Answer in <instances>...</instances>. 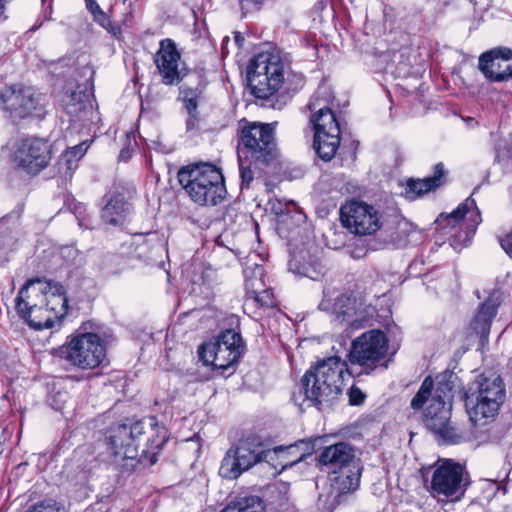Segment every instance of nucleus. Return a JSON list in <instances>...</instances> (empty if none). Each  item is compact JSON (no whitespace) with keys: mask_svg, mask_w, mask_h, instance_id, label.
<instances>
[{"mask_svg":"<svg viewBox=\"0 0 512 512\" xmlns=\"http://www.w3.org/2000/svg\"><path fill=\"white\" fill-rule=\"evenodd\" d=\"M167 441V431L160 426L155 417L134 423L117 424L109 428L106 442L114 458V463L125 471L133 470L139 457L160 450ZM153 458L151 463L154 464Z\"/></svg>","mask_w":512,"mask_h":512,"instance_id":"nucleus-1","label":"nucleus"},{"mask_svg":"<svg viewBox=\"0 0 512 512\" xmlns=\"http://www.w3.org/2000/svg\"><path fill=\"white\" fill-rule=\"evenodd\" d=\"M313 451L314 443L311 440H300L286 447L277 446L272 450H263L254 439H242L226 452L219 468V475L233 480L257 463L271 464L278 460L280 469H277L276 465L273 466V474L276 475L302 461Z\"/></svg>","mask_w":512,"mask_h":512,"instance_id":"nucleus-2","label":"nucleus"},{"mask_svg":"<svg viewBox=\"0 0 512 512\" xmlns=\"http://www.w3.org/2000/svg\"><path fill=\"white\" fill-rule=\"evenodd\" d=\"M67 308L65 289L54 281L30 279L16 298L18 314L35 330L51 329L59 325Z\"/></svg>","mask_w":512,"mask_h":512,"instance_id":"nucleus-3","label":"nucleus"},{"mask_svg":"<svg viewBox=\"0 0 512 512\" xmlns=\"http://www.w3.org/2000/svg\"><path fill=\"white\" fill-rule=\"evenodd\" d=\"M506 398L505 383L496 373H482L464 394L467 413L474 425L493 420Z\"/></svg>","mask_w":512,"mask_h":512,"instance_id":"nucleus-4","label":"nucleus"},{"mask_svg":"<svg viewBox=\"0 0 512 512\" xmlns=\"http://www.w3.org/2000/svg\"><path fill=\"white\" fill-rule=\"evenodd\" d=\"M178 180L190 199L199 205L215 206L226 195L221 170L209 162L182 167L178 172Z\"/></svg>","mask_w":512,"mask_h":512,"instance_id":"nucleus-5","label":"nucleus"},{"mask_svg":"<svg viewBox=\"0 0 512 512\" xmlns=\"http://www.w3.org/2000/svg\"><path fill=\"white\" fill-rule=\"evenodd\" d=\"M469 485L470 476L466 468L451 459H443L432 467L428 490L438 502H457L462 499Z\"/></svg>","mask_w":512,"mask_h":512,"instance_id":"nucleus-6","label":"nucleus"},{"mask_svg":"<svg viewBox=\"0 0 512 512\" xmlns=\"http://www.w3.org/2000/svg\"><path fill=\"white\" fill-rule=\"evenodd\" d=\"M247 79L254 96L267 99L284 83V63L279 55L260 53L251 60L247 68Z\"/></svg>","mask_w":512,"mask_h":512,"instance_id":"nucleus-7","label":"nucleus"},{"mask_svg":"<svg viewBox=\"0 0 512 512\" xmlns=\"http://www.w3.org/2000/svg\"><path fill=\"white\" fill-rule=\"evenodd\" d=\"M238 156L254 159L256 164H268L278 156L274 124L249 123L242 127L238 141Z\"/></svg>","mask_w":512,"mask_h":512,"instance_id":"nucleus-8","label":"nucleus"},{"mask_svg":"<svg viewBox=\"0 0 512 512\" xmlns=\"http://www.w3.org/2000/svg\"><path fill=\"white\" fill-rule=\"evenodd\" d=\"M481 220L475 200L469 197L450 214H440L436 223L442 230H448L446 233L457 229L451 235L450 245L455 250H460L470 243Z\"/></svg>","mask_w":512,"mask_h":512,"instance_id":"nucleus-9","label":"nucleus"},{"mask_svg":"<svg viewBox=\"0 0 512 512\" xmlns=\"http://www.w3.org/2000/svg\"><path fill=\"white\" fill-rule=\"evenodd\" d=\"M61 356L80 369H94L106 358V347L101 337L92 332H80L68 338L60 349Z\"/></svg>","mask_w":512,"mask_h":512,"instance_id":"nucleus-10","label":"nucleus"},{"mask_svg":"<svg viewBox=\"0 0 512 512\" xmlns=\"http://www.w3.org/2000/svg\"><path fill=\"white\" fill-rule=\"evenodd\" d=\"M242 339L232 329L223 331L214 341L202 344L198 349L200 360L213 369L227 370L240 358Z\"/></svg>","mask_w":512,"mask_h":512,"instance_id":"nucleus-11","label":"nucleus"},{"mask_svg":"<svg viewBox=\"0 0 512 512\" xmlns=\"http://www.w3.org/2000/svg\"><path fill=\"white\" fill-rule=\"evenodd\" d=\"M453 385L449 381L438 382L424 414L425 426L444 440L456 435L450 426Z\"/></svg>","mask_w":512,"mask_h":512,"instance_id":"nucleus-12","label":"nucleus"},{"mask_svg":"<svg viewBox=\"0 0 512 512\" xmlns=\"http://www.w3.org/2000/svg\"><path fill=\"white\" fill-rule=\"evenodd\" d=\"M388 350L386 335L379 330H371L357 337L351 344L349 361L359 365L360 374H370L385 358Z\"/></svg>","mask_w":512,"mask_h":512,"instance_id":"nucleus-13","label":"nucleus"},{"mask_svg":"<svg viewBox=\"0 0 512 512\" xmlns=\"http://www.w3.org/2000/svg\"><path fill=\"white\" fill-rule=\"evenodd\" d=\"M344 227L357 235H372L382 226L381 214L372 205L363 201H349L340 208Z\"/></svg>","mask_w":512,"mask_h":512,"instance_id":"nucleus-14","label":"nucleus"},{"mask_svg":"<svg viewBox=\"0 0 512 512\" xmlns=\"http://www.w3.org/2000/svg\"><path fill=\"white\" fill-rule=\"evenodd\" d=\"M3 109L13 120H20L42 111L40 95L32 87L13 85L6 87L0 94Z\"/></svg>","mask_w":512,"mask_h":512,"instance_id":"nucleus-15","label":"nucleus"},{"mask_svg":"<svg viewBox=\"0 0 512 512\" xmlns=\"http://www.w3.org/2000/svg\"><path fill=\"white\" fill-rule=\"evenodd\" d=\"M338 393L310 367L301 379V387L293 393L292 399L299 406L307 404L321 409L338 397Z\"/></svg>","mask_w":512,"mask_h":512,"instance_id":"nucleus-16","label":"nucleus"},{"mask_svg":"<svg viewBox=\"0 0 512 512\" xmlns=\"http://www.w3.org/2000/svg\"><path fill=\"white\" fill-rule=\"evenodd\" d=\"M13 158L23 170L36 174L48 165L51 159L50 146L39 138L22 139L14 151Z\"/></svg>","mask_w":512,"mask_h":512,"instance_id":"nucleus-17","label":"nucleus"},{"mask_svg":"<svg viewBox=\"0 0 512 512\" xmlns=\"http://www.w3.org/2000/svg\"><path fill=\"white\" fill-rule=\"evenodd\" d=\"M319 308L330 311L335 321L346 324L353 329L364 327L371 316L367 308H362V303L347 295L338 296L331 307L327 301H322Z\"/></svg>","mask_w":512,"mask_h":512,"instance_id":"nucleus-18","label":"nucleus"},{"mask_svg":"<svg viewBox=\"0 0 512 512\" xmlns=\"http://www.w3.org/2000/svg\"><path fill=\"white\" fill-rule=\"evenodd\" d=\"M478 68L492 82H504L512 78V50L497 47L479 57Z\"/></svg>","mask_w":512,"mask_h":512,"instance_id":"nucleus-19","label":"nucleus"},{"mask_svg":"<svg viewBox=\"0 0 512 512\" xmlns=\"http://www.w3.org/2000/svg\"><path fill=\"white\" fill-rule=\"evenodd\" d=\"M327 94L326 88H319L307 104V108L313 112L310 116V123L313 126L314 134L341 133L336 116L328 107L329 101L324 97Z\"/></svg>","mask_w":512,"mask_h":512,"instance_id":"nucleus-20","label":"nucleus"},{"mask_svg":"<svg viewBox=\"0 0 512 512\" xmlns=\"http://www.w3.org/2000/svg\"><path fill=\"white\" fill-rule=\"evenodd\" d=\"M180 58V53L174 41L168 38L160 41V47L154 56V62L165 85H175L181 81Z\"/></svg>","mask_w":512,"mask_h":512,"instance_id":"nucleus-21","label":"nucleus"},{"mask_svg":"<svg viewBox=\"0 0 512 512\" xmlns=\"http://www.w3.org/2000/svg\"><path fill=\"white\" fill-rule=\"evenodd\" d=\"M105 205L101 211L104 224L111 227H123L131 220L132 205L121 192L110 191L103 198Z\"/></svg>","mask_w":512,"mask_h":512,"instance_id":"nucleus-22","label":"nucleus"},{"mask_svg":"<svg viewBox=\"0 0 512 512\" xmlns=\"http://www.w3.org/2000/svg\"><path fill=\"white\" fill-rule=\"evenodd\" d=\"M340 395L346 376H350L347 362L339 356H330L311 366Z\"/></svg>","mask_w":512,"mask_h":512,"instance_id":"nucleus-23","label":"nucleus"},{"mask_svg":"<svg viewBox=\"0 0 512 512\" xmlns=\"http://www.w3.org/2000/svg\"><path fill=\"white\" fill-rule=\"evenodd\" d=\"M318 462L326 473L357 462L354 448L346 442L325 447L318 457Z\"/></svg>","mask_w":512,"mask_h":512,"instance_id":"nucleus-24","label":"nucleus"},{"mask_svg":"<svg viewBox=\"0 0 512 512\" xmlns=\"http://www.w3.org/2000/svg\"><path fill=\"white\" fill-rule=\"evenodd\" d=\"M499 305L500 301L498 296L492 294L479 306L478 311L469 326L470 337H479L481 341L488 340L491 324L497 314Z\"/></svg>","mask_w":512,"mask_h":512,"instance_id":"nucleus-25","label":"nucleus"},{"mask_svg":"<svg viewBox=\"0 0 512 512\" xmlns=\"http://www.w3.org/2000/svg\"><path fill=\"white\" fill-rule=\"evenodd\" d=\"M361 466L355 462L348 466L341 467L331 473H327L331 487L338 495L355 491L360 484Z\"/></svg>","mask_w":512,"mask_h":512,"instance_id":"nucleus-26","label":"nucleus"},{"mask_svg":"<svg viewBox=\"0 0 512 512\" xmlns=\"http://www.w3.org/2000/svg\"><path fill=\"white\" fill-rule=\"evenodd\" d=\"M289 270L297 275L310 278L314 281L320 280L325 275V266L315 256H304L301 259L296 257L289 261Z\"/></svg>","mask_w":512,"mask_h":512,"instance_id":"nucleus-27","label":"nucleus"},{"mask_svg":"<svg viewBox=\"0 0 512 512\" xmlns=\"http://www.w3.org/2000/svg\"><path fill=\"white\" fill-rule=\"evenodd\" d=\"M443 176L444 165L442 163H438L435 165L433 176L417 180L409 179L407 181L406 194L410 198H415L434 190L442 184Z\"/></svg>","mask_w":512,"mask_h":512,"instance_id":"nucleus-28","label":"nucleus"},{"mask_svg":"<svg viewBox=\"0 0 512 512\" xmlns=\"http://www.w3.org/2000/svg\"><path fill=\"white\" fill-rule=\"evenodd\" d=\"M87 149L88 145L83 142L62 153L57 163L58 173L66 179L71 178L73 172L78 168L79 160L85 155Z\"/></svg>","mask_w":512,"mask_h":512,"instance_id":"nucleus-29","label":"nucleus"},{"mask_svg":"<svg viewBox=\"0 0 512 512\" xmlns=\"http://www.w3.org/2000/svg\"><path fill=\"white\" fill-rule=\"evenodd\" d=\"M340 145V133L325 132L314 134L313 146L317 155L324 161H330Z\"/></svg>","mask_w":512,"mask_h":512,"instance_id":"nucleus-30","label":"nucleus"},{"mask_svg":"<svg viewBox=\"0 0 512 512\" xmlns=\"http://www.w3.org/2000/svg\"><path fill=\"white\" fill-rule=\"evenodd\" d=\"M239 162V170H240V178L241 191L244 189H249L251 187L252 181L256 178V176L260 175V171L262 166L265 164H256V160L254 159H244L241 156H238Z\"/></svg>","mask_w":512,"mask_h":512,"instance_id":"nucleus-31","label":"nucleus"},{"mask_svg":"<svg viewBox=\"0 0 512 512\" xmlns=\"http://www.w3.org/2000/svg\"><path fill=\"white\" fill-rule=\"evenodd\" d=\"M221 512H264V505L259 497L251 496L228 505Z\"/></svg>","mask_w":512,"mask_h":512,"instance_id":"nucleus-32","label":"nucleus"},{"mask_svg":"<svg viewBox=\"0 0 512 512\" xmlns=\"http://www.w3.org/2000/svg\"><path fill=\"white\" fill-rule=\"evenodd\" d=\"M257 285H261L260 279L247 280V293L261 306H273L274 300L270 290L259 291Z\"/></svg>","mask_w":512,"mask_h":512,"instance_id":"nucleus-33","label":"nucleus"},{"mask_svg":"<svg viewBox=\"0 0 512 512\" xmlns=\"http://www.w3.org/2000/svg\"><path fill=\"white\" fill-rule=\"evenodd\" d=\"M433 386L434 383L431 377H426L422 382L419 391L411 400V407L414 410L422 408L425 402L429 400V397L431 396L433 390Z\"/></svg>","mask_w":512,"mask_h":512,"instance_id":"nucleus-34","label":"nucleus"},{"mask_svg":"<svg viewBox=\"0 0 512 512\" xmlns=\"http://www.w3.org/2000/svg\"><path fill=\"white\" fill-rule=\"evenodd\" d=\"M433 386L434 383L431 377H426L422 382L419 391L411 400V407L414 410L422 408L425 402L429 400V397L431 396L433 390Z\"/></svg>","mask_w":512,"mask_h":512,"instance_id":"nucleus-35","label":"nucleus"},{"mask_svg":"<svg viewBox=\"0 0 512 512\" xmlns=\"http://www.w3.org/2000/svg\"><path fill=\"white\" fill-rule=\"evenodd\" d=\"M137 243H141V245H147L151 249V255L147 256L150 259H154V256L158 254H162L166 252L165 246L162 240L158 237L156 233H148L145 236L139 235Z\"/></svg>","mask_w":512,"mask_h":512,"instance_id":"nucleus-36","label":"nucleus"},{"mask_svg":"<svg viewBox=\"0 0 512 512\" xmlns=\"http://www.w3.org/2000/svg\"><path fill=\"white\" fill-rule=\"evenodd\" d=\"M365 394L356 386H352L349 390V402L351 405H361L365 401Z\"/></svg>","mask_w":512,"mask_h":512,"instance_id":"nucleus-37","label":"nucleus"},{"mask_svg":"<svg viewBox=\"0 0 512 512\" xmlns=\"http://www.w3.org/2000/svg\"><path fill=\"white\" fill-rule=\"evenodd\" d=\"M26 512H58V508L54 502L44 501L32 506Z\"/></svg>","mask_w":512,"mask_h":512,"instance_id":"nucleus-38","label":"nucleus"},{"mask_svg":"<svg viewBox=\"0 0 512 512\" xmlns=\"http://www.w3.org/2000/svg\"><path fill=\"white\" fill-rule=\"evenodd\" d=\"M184 107L190 115V120L187 121V125H191V120L197 118V107H198V98L191 99L189 98L187 101L183 102Z\"/></svg>","mask_w":512,"mask_h":512,"instance_id":"nucleus-39","label":"nucleus"},{"mask_svg":"<svg viewBox=\"0 0 512 512\" xmlns=\"http://www.w3.org/2000/svg\"><path fill=\"white\" fill-rule=\"evenodd\" d=\"M94 20L99 23L103 28L109 29L111 26V21L109 17L106 15V13L101 9L98 11L94 16Z\"/></svg>","mask_w":512,"mask_h":512,"instance_id":"nucleus-40","label":"nucleus"},{"mask_svg":"<svg viewBox=\"0 0 512 512\" xmlns=\"http://www.w3.org/2000/svg\"><path fill=\"white\" fill-rule=\"evenodd\" d=\"M180 97L183 102L187 101L189 98H199V93L191 88L181 87L180 88Z\"/></svg>","mask_w":512,"mask_h":512,"instance_id":"nucleus-41","label":"nucleus"},{"mask_svg":"<svg viewBox=\"0 0 512 512\" xmlns=\"http://www.w3.org/2000/svg\"><path fill=\"white\" fill-rule=\"evenodd\" d=\"M87 10L94 16L98 11L101 10L96 0H84Z\"/></svg>","mask_w":512,"mask_h":512,"instance_id":"nucleus-42","label":"nucleus"},{"mask_svg":"<svg viewBox=\"0 0 512 512\" xmlns=\"http://www.w3.org/2000/svg\"><path fill=\"white\" fill-rule=\"evenodd\" d=\"M501 246L510 256H512V235L502 239Z\"/></svg>","mask_w":512,"mask_h":512,"instance_id":"nucleus-43","label":"nucleus"},{"mask_svg":"<svg viewBox=\"0 0 512 512\" xmlns=\"http://www.w3.org/2000/svg\"><path fill=\"white\" fill-rule=\"evenodd\" d=\"M57 396L59 397H62L63 395L61 393H58ZM55 398H56V395L52 397V402H51V406L56 409V410H61L62 409V405L61 404H58V403H54L55 401Z\"/></svg>","mask_w":512,"mask_h":512,"instance_id":"nucleus-44","label":"nucleus"},{"mask_svg":"<svg viewBox=\"0 0 512 512\" xmlns=\"http://www.w3.org/2000/svg\"><path fill=\"white\" fill-rule=\"evenodd\" d=\"M294 78L296 79L297 81V85L298 87H302L304 85V77L302 74H297V75H294Z\"/></svg>","mask_w":512,"mask_h":512,"instance_id":"nucleus-45","label":"nucleus"},{"mask_svg":"<svg viewBox=\"0 0 512 512\" xmlns=\"http://www.w3.org/2000/svg\"><path fill=\"white\" fill-rule=\"evenodd\" d=\"M265 0H241V2L251 3L253 5H261Z\"/></svg>","mask_w":512,"mask_h":512,"instance_id":"nucleus-46","label":"nucleus"},{"mask_svg":"<svg viewBox=\"0 0 512 512\" xmlns=\"http://www.w3.org/2000/svg\"><path fill=\"white\" fill-rule=\"evenodd\" d=\"M3 8H4V0H0V15L2 14Z\"/></svg>","mask_w":512,"mask_h":512,"instance_id":"nucleus-47","label":"nucleus"},{"mask_svg":"<svg viewBox=\"0 0 512 512\" xmlns=\"http://www.w3.org/2000/svg\"><path fill=\"white\" fill-rule=\"evenodd\" d=\"M15 217L18 219L20 217V212H17Z\"/></svg>","mask_w":512,"mask_h":512,"instance_id":"nucleus-48","label":"nucleus"}]
</instances>
